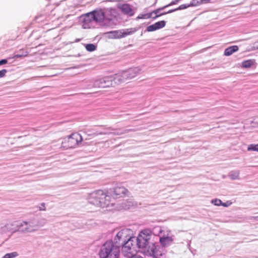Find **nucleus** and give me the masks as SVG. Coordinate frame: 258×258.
<instances>
[{"instance_id":"obj_1","label":"nucleus","mask_w":258,"mask_h":258,"mask_svg":"<svg viewBox=\"0 0 258 258\" xmlns=\"http://www.w3.org/2000/svg\"><path fill=\"white\" fill-rule=\"evenodd\" d=\"M88 202L99 207H107L110 204V196L102 190L91 193L88 197Z\"/></svg>"},{"instance_id":"obj_2","label":"nucleus","mask_w":258,"mask_h":258,"mask_svg":"<svg viewBox=\"0 0 258 258\" xmlns=\"http://www.w3.org/2000/svg\"><path fill=\"white\" fill-rule=\"evenodd\" d=\"M120 248L115 245L113 241H106L101 247L99 255L101 258H119Z\"/></svg>"},{"instance_id":"obj_3","label":"nucleus","mask_w":258,"mask_h":258,"mask_svg":"<svg viewBox=\"0 0 258 258\" xmlns=\"http://www.w3.org/2000/svg\"><path fill=\"white\" fill-rule=\"evenodd\" d=\"M153 234L158 235L159 238V242L163 247H166L172 243L173 236L171 231L160 226H156L153 228Z\"/></svg>"},{"instance_id":"obj_4","label":"nucleus","mask_w":258,"mask_h":258,"mask_svg":"<svg viewBox=\"0 0 258 258\" xmlns=\"http://www.w3.org/2000/svg\"><path fill=\"white\" fill-rule=\"evenodd\" d=\"M152 234H153V230L146 228L141 231L137 237H132V239L134 242L136 243L135 245L137 248L140 250L150 243L149 240Z\"/></svg>"},{"instance_id":"obj_5","label":"nucleus","mask_w":258,"mask_h":258,"mask_svg":"<svg viewBox=\"0 0 258 258\" xmlns=\"http://www.w3.org/2000/svg\"><path fill=\"white\" fill-rule=\"evenodd\" d=\"M144 256L152 257H158L163 254V248L155 244L151 243L139 250Z\"/></svg>"},{"instance_id":"obj_6","label":"nucleus","mask_w":258,"mask_h":258,"mask_svg":"<svg viewBox=\"0 0 258 258\" xmlns=\"http://www.w3.org/2000/svg\"><path fill=\"white\" fill-rule=\"evenodd\" d=\"M104 26L112 27L116 25L117 22V11L116 9L112 8H106L104 10Z\"/></svg>"},{"instance_id":"obj_7","label":"nucleus","mask_w":258,"mask_h":258,"mask_svg":"<svg viewBox=\"0 0 258 258\" xmlns=\"http://www.w3.org/2000/svg\"><path fill=\"white\" fill-rule=\"evenodd\" d=\"M82 140V137L80 134L73 133L68 138L64 139L61 143V147L65 149L75 148L81 143Z\"/></svg>"},{"instance_id":"obj_8","label":"nucleus","mask_w":258,"mask_h":258,"mask_svg":"<svg viewBox=\"0 0 258 258\" xmlns=\"http://www.w3.org/2000/svg\"><path fill=\"white\" fill-rule=\"evenodd\" d=\"M141 70L139 68H131L122 72L120 75H116L114 77L115 83H121L124 81L135 77L140 73Z\"/></svg>"},{"instance_id":"obj_9","label":"nucleus","mask_w":258,"mask_h":258,"mask_svg":"<svg viewBox=\"0 0 258 258\" xmlns=\"http://www.w3.org/2000/svg\"><path fill=\"white\" fill-rule=\"evenodd\" d=\"M137 31L135 28L120 29L108 32L106 34L110 39H120L134 33Z\"/></svg>"},{"instance_id":"obj_10","label":"nucleus","mask_w":258,"mask_h":258,"mask_svg":"<svg viewBox=\"0 0 258 258\" xmlns=\"http://www.w3.org/2000/svg\"><path fill=\"white\" fill-rule=\"evenodd\" d=\"M121 246L122 253L124 256L130 257L135 255L137 247L132 238H128V240Z\"/></svg>"},{"instance_id":"obj_11","label":"nucleus","mask_w":258,"mask_h":258,"mask_svg":"<svg viewBox=\"0 0 258 258\" xmlns=\"http://www.w3.org/2000/svg\"><path fill=\"white\" fill-rule=\"evenodd\" d=\"M129 231L126 229H123L119 231L113 239V243L115 245H118L119 247L124 244L128 239L132 238L129 235Z\"/></svg>"},{"instance_id":"obj_12","label":"nucleus","mask_w":258,"mask_h":258,"mask_svg":"<svg viewBox=\"0 0 258 258\" xmlns=\"http://www.w3.org/2000/svg\"><path fill=\"white\" fill-rule=\"evenodd\" d=\"M115 83L114 77L111 76L105 77L103 78L96 80L94 83V87L98 88H107L113 86L114 84H118Z\"/></svg>"},{"instance_id":"obj_13","label":"nucleus","mask_w":258,"mask_h":258,"mask_svg":"<svg viewBox=\"0 0 258 258\" xmlns=\"http://www.w3.org/2000/svg\"><path fill=\"white\" fill-rule=\"evenodd\" d=\"M128 191L121 184H117L114 187L109 189L107 194L113 198H118L127 195Z\"/></svg>"},{"instance_id":"obj_14","label":"nucleus","mask_w":258,"mask_h":258,"mask_svg":"<svg viewBox=\"0 0 258 258\" xmlns=\"http://www.w3.org/2000/svg\"><path fill=\"white\" fill-rule=\"evenodd\" d=\"M83 19L82 27L84 29H89L95 27L96 23L90 13L82 16Z\"/></svg>"},{"instance_id":"obj_15","label":"nucleus","mask_w":258,"mask_h":258,"mask_svg":"<svg viewBox=\"0 0 258 258\" xmlns=\"http://www.w3.org/2000/svg\"><path fill=\"white\" fill-rule=\"evenodd\" d=\"M93 17L96 24H98L100 26H104V10H95L90 12Z\"/></svg>"},{"instance_id":"obj_16","label":"nucleus","mask_w":258,"mask_h":258,"mask_svg":"<svg viewBox=\"0 0 258 258\" xmlns=\"http://www.w3.org/2000/svg\"><path fill=\"white\" fill-rule=\"evenodd\" d=\"M114 130L111 127H108L105 129L104 132H99L95 131L94 129H85L83 130V132L86 134L88 137L91 138H94L99 135H107L110 134L111 133L108 132V131H113Z\"/></svg>"},{"instance_id":"obj_17","label":"nucleus","mask_w":258,"mask_h":258,"mask_svg":"<svg viewBox=\"0 0 258 258\" xmlns=\"http://www.w3.org/2000/svg\"><path fill=\"white\" fill-rule=\"evenodd\" d=\"M119 9L124 14L127 15L129 16H133L135 14L134 10L132 9L129 4H122L119 6Z\"/></svg>"},{"instance_id":"obj_18","label":"nucleus","mask_w":258,"mask_h":258,"mask_svg":"<svg viewBox=\"0 0 258 258\" xmlns=\"http://www.w3.org/2000/svg\"><path fill=\"white\" fill-rule=\"evenodd\" d=\"M166 8H167V6H164L163 7L157 9L153 11V12H152L151 13L152 14V18H153V19H155L160 16L165 15L166 14H169V13H168V12H164V13H160V11L161 10H164Z\"/></svg>"},{"instance_id":"obj_19","label":"nucleus","mask_w":258,"mask_h":258,"mask_svg":"<svg viewBox=\"0 0 258 258\" xmlns=\"http://www.w3.org/2000/svg\"><path fill=\"white\" fill-rule=\"evenodd\" d=\"M238 50V47L237 45H233L228 47L225 49L224 51V55L225 56H230L234 52H236Z\"/></svg>"},{"instance_id":"obj_20","label":"nucleus","mask_w":258,"mask_h":258,"mask_svg":"<svg viewBox=\"0 0 258 258\" xmlns=\"http://www.w3.org/2000/svg\"><path fill=\"white\" fill-rule=\"evenodd\" d=\"M196 6V5L194 4L193 2H191L190 4H183V5L179 6V7H178L176 9L169 10V11H168V13H172V12H174L178 11V10H183V9H186L190 6Z\"/></svg>"},{"instance_id":"obj_21","label":"nucleus","mask_w":258,"mask_h":258,"mask_svg":"<svg viewBox=\"0 0 258 258\" xmlns=\"http://www.w3.org/2000/svg\"><path fill=\"white\" fill-rule=\"evenodd\" d=\"M239 171H231L228 174V176L232 180L239 179Z\"/></svg>"},{"instance_id":"obj_22","label":"nucleus","mask_w":258,"mask_h":258,"mask_svg":"<svg viewBox=\"0 0 258 258\" xmlns=\"http://www.w3.org/2000/svg\"><path fill=\"white\" fill-rule=\"evenodd\" d=\"M254 63V60L248 59L242 61L241 66L244 68H248L253 66Z\"/></svg>"},{"instance_id":"obj_23","label":"nucleus","mask_w":258,"mask_h":258,"mask_svg":"<svg viewBox=\"0 0 258 258\" xmlns=\"http://www.w3.org/2000/svg\"><path fill=\"white\" fill-rule=\"evenodd\" d=\"M152 18V14L151 13L146 14H140L137 18V19H147Z\"/></svg>"},{"instance_id":"obj_24","label":"nucleus","mask_w":258,"mask_h":258,"mask_svg":"<svg viewBox=\"0 0 258 258\" xmlns=\"http://www.w3.org/2000/svg\"><path fill=\"white\" fill-rule=\"evenodd\" d=\"M166 21L163 20L156 22L155 24L157 30L161 29L165 27L166 25Z\"/></svg>"},{"instance_id":"obj_25","label":"nucleus","mask_w":258,"mask_h":258,"mask_svg":"<svg viewBox=\"0 0 258 258\" xmlns=\"http://www.w3.org/2000/svg\"><path fill=\"white\" fill-rule=\"evenodd\" d=\"M96 46L94 44H87L85 45V48L87 51L92 52L96 49Z\"/></svg>"},{"instance_id":"obj_26","label":"nucleus","mask_w":258,"mask_h":258,"mask_svg":"<svg viewBox=\"0 0 258 258\" xmlns=\"http://www.w3.org/2000/svg\"><path fill=\"white\" fill-rule=\"evenodd\" d=\"M247 151H256L258 152V144H250L248 146Z\"/></svg>"},{"instance_id":"obj_27","label":"nucleus","mask_w":258,"mask_h":258,"mask_svg":"<svg viewBox=\"0 0 258 258\" xmlns=\"http://www.w3.org/2000/svg\"><path fill=\"white\" fill-rule=\"evenodd\" d=\"M18 255L17 252H13L12 253H7L4 256L3 258H14Z\"/></svg>"},{"instance_id":"obj_28","label":"nucleus","mask_w":258,"mask_h":258,"mask_svg":"<svg viewBox=\"0 0 258 258\" xmlns=\"http://www.w3.org/2000/svg\"><path fill=\"white\" fill-rule=\"evenodd\" d=\"M211 203L214 205L215 206H221L222 202L220 199H214L211 201Z\"/></svg>"},{"instance_id":"obj_29","label":"nucleus","mask_w":258,"mask_h":258,"mask_svg":"<svg viewBox=\"0 0 258 258\" xmlns=\"http://www.w3.org/2000/svg\"><path fill=\"white\" fill-rule=\"evenodd\" d=\"M37 209V210H39L40 211H45V204L44 203H42L40 204L39 206H36L34 208H33V210Z\"/></svg>"},{"instance_id":"obj_30","label":"nucleus","mask_w":258,"mask_h":258,"mask_svg":"<svg viewBox=\"0 0 258 258\" xmlns=\"http://www.w3.org/2000/svg\"><path fill=\"white\" fill-rule=\"evenodd\" d=\"M157 30L155 24L148 26L146 28V31L152 32Z\"/></svg>"},{"instance_id":"obj_31","label":"nucleus","mask_w":258,"mask_h":258,"mask_svg":"<svg viewBox=\"0 0 258 258\" xmlns=\"http://www.w3.org/2000/svg\"><path fill=\"white\" fill-rule=\"evenodd\" d=\"M7 70L6 69H3L0 71V78H3L6 76V73H7Z\"/></svg>"},{"instance_id":"obj_32","label":"nucleus","mask_w":258,"mask_h":258,"mask_svg":"<svg viewBox=\"0 0 258 258\" xmlns=\"http://www.w3.org/2000/svg\"><path fill=\"white\" fill-rule=\"evenodd\" d=\"M231 204H232V203L231 202L227 201L226 203H223L222 202V204H221V206H223V207H227L229 206L230 205H231Z\"/></svg>"},{"instance_id":"obj_33","label":"nucleus","mask_w":258,"mask_h":258,"mask_svg":"<svg viewBox=\"0 0 258 258\" xmlns=\"http://www.w3.org/2000/svg\"><path fill=\"white\" fill-rule=\"evenodd\" d=\"M179 1V0H175V1H172L169 4L167 5H166L165 6H167V7H169V6H172V5H175L177 3H178V2Z\"/></svg>"},{"instance_id":"obj_34","label":"nucleus","mask_w":258,"mask_h":258,"mask_svg":"<svg viewBox=\"0 0 258 258\" xmlns=\"http://www.w3.org/2000/svg\"><path fill=\"white\" fill-rule=\"evenodd\" d=\"M249 219L253 221L258 222V216H251L249 218Z\"/></svg>"},{"instance_id":"obj_35","label":"nucleus","mask_w":258,"mask_h":258,"mask_svg":"<svg viewBox=\"0 0 258 258\" xmlns=\"http://www.w3.org/2000/svg\"><path fill=\"white\" fill-rule=\"evenodd\" d=\"M131 131V130H125L123 132H121V133L116 132V133H113V134H114V135H120V134H123V133H127L128 131Z\"/></svg>"},{"instance_id":"obj_36","label":"nucleus","mask_w":258,"mask_h":258,"mask_svg":"<svg viewBox=\"0 0 258 258\" xmlns=\"http://www.w3.org/2000/svg\"><path fill=\"white\" fill-rule=\"evenodd\" d=\"M8 62L6 59H2L0 60V66L7 63Z\"/></svg>"},{"instance_id":"obj_37","label":"nucleus","mask_w":258,"mask_h":258,"mask_svg":"<svg viewBox=\"0 0 258 258\" xmlns=\"http://www.w3.org/2000/svg\"><path fill=\"white\" fill-rule=\"evenodd\" d=\"M210 0H201V4H207L209 3Z\"/></svg>"},{"instance_id":"obj_38","label":"nucleus","mask_w":258,"mask_h":258,"mask_svg":"<svg viewBox=\"0 0 258 258\" xmlns=\"http://www.w3.org/2000/svg\"><path fill=\"white\" fill-rule=\"evenodd\" d=\"M128 258H143V257H142V256H141L137 255H136V254H135V255H133V256H131V257H128Z\"/></svg>"},{"instance_id":"obj_39","label":"nucleus","mask_w":258,"mask_h":258,"mask_svg":"<svg viewBox=\"0 0 258 258\" xmlns=\"http://www.w3.org/2000/svg\"><path fill=\"white\" fill-rule=\"evenodd\" d=\"M15 56H16V57H20V56H21V55H16Z\"/></svg>"},{"instance_id":"obj_40","label":"nucleus","mask_w":258,"mask_h":258,"mask_svg":"<svg viewBox=\"0 0 258 258\" xmlns=\"http://www.w3.org/2000/svg\"><path fill=\"white\" fill-rule=\"evenodd\" d=\"M38 19V17H35V20H37Z\"/></svg>"},{"instance_id":"obj_41","label":"nucleus","mask_w":258,"mask_h":258,"mask_svg":"<svg viewBox=\"0 0 258 258\" xmlns=\"http://www.w3.org/2000/svg\"><path fill=\"white\" fill-rule=\"evenodd\" d=\"M154 258H158V257H154Z\"/></svg>"}]
</instances>
